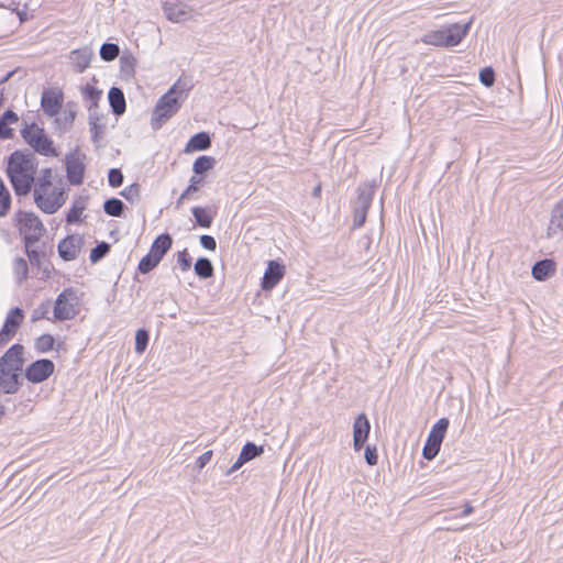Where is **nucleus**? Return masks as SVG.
<instances>
[{
    "instance_id": "35",
    "label": "nucleus",
    "mask_w": 563,
    "mask_h": 563,
    "mask_svg": "<svg viewBox=\"0 0 563 563\" xmlns=\"http://www.w3.org/2000/svg\"><path fill=\"white\" fill-rule=\"evenodd\" d=\"M11 206V195L4 184V181L0 178V217L7 214L8 210Z\"/></svg>"
},
{
    "instance_id": "4",
    "label": "nucleus",
    "mask_w": 563,
    "mask_h": 563,
    "mask_svg": "<svg viewBox=\"0 0 563 563\" xmlns=\"http://www.w3.org/2000/svg\"><path fill=\"white\" fill-rule=\"evenodd\" d=\"M472 21L460 24L452 23L439 30L429 31L422 35L421 42L438 47H453L459 45L467 35Z\"/></svg>"
},
{
    "instance_id": "42",
    "label": "nucleus",
    "mask_w": 563,
    "mask_h": 563,
    "mask_svg": "<svg viewBox=\"0 0 563 563\" xmlns=\"http://www.w3.org/2000/svg\"><path fill=\"white\" fill-rule=\"evenodd\" d=\"M52 179H53V170L51 168H44L41 170L37 181H34V187L44 185V187L47 188L49 186H53Z\"/></svg>"
},
{
    "instance_id": "32",
    "label": "nucleus",
    "mask_w": 563,
    "mask_h": 563,
    "mask_svg": "<svg viewBox=\"0 0 563 563\" xmlns=\"http://www.w3.org/2000/svg\"><path fill=\"white\" fill-rule=\"evenodd\" d=\"M201 179L197 176H192L189 180V186L183 191L180 197L177 199V207H180L185 200H190L194 194L198 191Z\"/></svg>"
},
{
    "instance_id": "26",
    "label": "nucleus",
    "mask_w": 563,
    "mask_h": 563,
    "mask_svg": "<svg viewBox=\"0 0 563 563\" xmlns=\"http://www.w3.org/2000/svg\"><path fill=\"white\" fill-rule=\"evenodd\" d=\"M89 128H90V132H91L92 142L99 143V141L104 135L106 126L101 123V120L96 111L90 110Z\"/></svg>"
},
{
    "instance_id": "13",
    "label": "nucleus",
    "mask_w": 563,
    "mask_h": 563,
    "mask_svg": "<svg viewBox=\"0 0 563 563\" xmlns=\"http://www.w3.org/2000/svg\"><path fill=\"white\" fill-rule=\"evenodd\" d=\"M163 12L166 19L174 23L185 22L192 16V9L178 0L164 2Z\"/></svg>"
},
{
    "instance_id": "38",
    "label": "nucleus",
    "mask_w": 563,
    "mask_h": 563,
    "mask_svg": "<svg viewBox=\"0 0 563 563\" xmlns=\"http://www.w3.org/2000/svg\"><path fill=\"white\" fill-rule=\"evenodd\" d=\"M55 340L51 334H42L35 341V349L40 353H47L54 347Z\"/></svg>"
},
{
    "instance_id": "12",
    "label": "nucleus",
    "mask_w": 563,
    "mask_h": 563,
    "mask_svg": "<svg viewBox=\"0 0 563 563\" xmlns=\"http://www.w3.org/2000/svg\"><path fill=\"white\" fill-rule=\"evenodd\" d=\"M54 369L55 365L51 360L41 358L27 366L25 377L31 383H42L54 373Z\"/></svg>"
},
{
    "instance_id": "46",
    "label": "nucleus",
    "mask_w": 563,
    "mask_h": 563,
    "mask_svg": "<svg viewBox=\"0 0 563 563\" xmlns=\"http://www.w3.org/2000/svg\"><path fill=\"white\" fill-rule=\"evenodd\" d=\"M479 80L486 87L493 86L495 81L494 70L490 67L482 69L479 73Z\"/></svg>"
},
{
    "instance_id": "48",
    "label": "nucleus",
    "mask_w": 563,
    "mask_h": 563,
    "mask_svg": "<svg viewBox=\"0 0 563 563\" xmlns=\"http://www.w3.org/2000/svg\"><path fill=\"white\" fill-rule=\"evenodd\" d=\"M200 244L208 251H214L217 249L216 239L211 235L203 234L200 236Z\"/></svg>"
},
{
    "instance_id": "41",
    "label": "nucleus",
    "mask_w": 563,
    "mask_h": 563,
    "mask_svg": "<svg viewBox=\"0 0 563 563\" xmlns=\"http://www.w3.org/2000/svg\"><path fill=\"white\" fill-rule=\"evenodd\" d=\"M110 251V245L106 242H101L97 244L90 252V261L92 263L99 262L102 257H104Z\"/></svg>"
},
{
    "instance_id": "37",
    "label": "nucleus",
    "mask_w": 563,
    "mask_h": 563,
    "mask_svg": "<svg viewBox=\"0 0 563 563\" xmlns=\"http://www.w3.org/2000/svg\"><path fill=\"white\" fill-rule=\"evenodd\" d=\"M75 111L65 109L62 111V113L55 119V122L58 128L67 130L73 125V122L75 120Z\"/></svg>"
},
{
    "instance_id": "44",
    "label": "nucleus",
    "mask_w": 563,
    "mask_h": 563,
    "mask_svg": "<svg viewBox=\"0 0 563 563\" xmlns=\"http://www.w3.org/2000/svg\"><path fill=\"white\" fill-rule=\"evenodd\" d=\"M108 181H109V185L113 188L121 186L123 183L122 172L118 168L110 169L109 174H108Z\"/></svg>"
},
{
    "instance_id": "49",
    "label": "nucleus",
    "mask_w": 563,
    "mask_h": 563,
    "mask_svg": "<svg viewBox=\"0 0 563 563\" xmlns=\"http://www.w3.org/2000/svg\"><path fill=\"white\" fill-rule=\"evenodd\" d=\"M365 461L368 465L374 466L378 462V455L375 448L367 446L365 449Z\"/></svg>"
},
{
    "instance_id": "52",
    "label": "nucleus",
    "mask_w": 563,
    "mask_h": 563,
    "mask_svg": "<svg viewBox=\"0 0 563 563\" xmlns=\"http://www.w3.org/2000/svg\"><path fill=\"white\" fill-rule=\"evenodd\" d=\"M245 463H247L246 461L242 460V455L240 454L238 460L234 462V464L231 466L229 473H234L236 472L240 467H242Z\"/></svg>"
},
{
    "instance_id": "6",
    "label": "nucleus",
    "mask_w": 563,
    "mask_h": 563,
    "mask_svg": "<svg viewBox=\"0 0 563 563\" xmlns=\"http://www.w3.org/2000/svg\"><path fill=\"white\" fill-rule=\"evenodd\" d=\"M21 136L34 152L43 156H57L53 141L48 137L45 130L36 123H24L21 129Z\"/></svg>"
},
{
    "instance_id": "19",
    "label": "nucleus",
    "mask_w": 563,
    "mask_h": 563,
    "mask_svg": "<svg viewBox=\"0 0 563 563\" xmlns=\"http://www.w3.org/2000/svg\"><path fill=\"white\" fill-rule=\"evenodd\" d=\"M285 267L276 261H269L262 280L264 290L273 289L284 277Z\"/></svg>"
},
{
    "instance_id": "53",
    "label": "nucleus",
    "mask_w": 563,
    "mask_h": 563,
    "mask_svg": "<svg viewBox=\"0 0 563 563\" xmlns=\"http://www.w3.org/2000/svg\"><path fill=\"white\" fill-rule=\"evenodd\" d=\"M473 511H474V508L471 506V504H470V503H466V504L464 505V509H463V511H462L461 516H468V515H471Z\"/></svg>"
},
{
    "instance_id": "3",
    "label": "nucleus",
    "mask_w": 563,
    "mask_h": 563,
    "mask_svg": "<svg viewBox=\"0 0 563 563\" xmlns=\"http://www.w3.org/2000/svg\"><path fill=\"white\" fill-rule=\"evenodd\" d=\"M13 223L23 238L30 260L36 258L37 252L31 250V247L38 242L46 232L42 220L34 212L19 210L13 217Z\"/></svg>"
},
{
    "instance_id": "27",
    "label": "nucleus",
    "mask_w": 563,
    "mask_h": 563,
    "mask_svg": "<svg viewBox=\"0 0 563 563\" xmlns=\"http://www.w3.org/2000/svg\"><path fill=\"white\" fill-rule=\"evenodd\" d=\"M87 207V201L85 198H78L73 202V206L67 212L66 221L67 223H76L80 220L84 210Z\"/></svg>"
},
{
    "instance_id": "22",
    "label": "nucleus",
    "mask_w": 563,
    "mask_h": 563,
    "mask_svg": "<svg viewBox=\"0 0 563 563\" xmlns=\"http://www.w3.org/2000/svg\"><path fill=\"white\" fill-rule=\"evenodd\" d=\"M211 145V139L207 132H199L191 136L185 146V153L206 151Z\"/></svg>"
},
{
    "instance_id": "51",
    "label": "nucleus",
    "mask_w": 563,
    "mask_h": 563,
    "mask_svg": "<svg viewBox=\"0 0 563 563\" xmlns=\"http://www.w3.org/2000/svg\"><path fill=\"white\" fill-rule=\"evenodd\" d=\"M46 313H47V308L45 306H40L38 308H36L33 311L32 320L37 321L40 319H43V318H45Z\"/></svg>"
},
{
    "instance_id": "50",
    "label": "nucleus",
    "mask_w": 563,
    "mask_h": 563,
    "mask_svg": "<svg viewBox=\"0 0 563 563\" xmlns=\"http://www.w3.org/2000/svg\"><path fill=\"white\" fill-rule=\"evenodd\" d=\"M212 459V451H207L196 460L199 470L203 468Z\"/></svg>"
},
{
    "instance_id": "47",
    "label": "nucleus",
    "mask_w": 563,
    "mask_h": 563,
    "mask_svg": "<svg viewBox=\"0 0 563 563\" xmlns=\"http://www.w3.org/2000/svg\"><path fill=\"white\" fill-rule=\"evenodd\" d=\"M82 95L86 99L90 100L92 103H96L100 97V91L97 90L95 87L87 85L82 89Z\"/></svg>"
},
{
    "instance_id": "54",
    "label": "nucleus",
    "mask_w": 563,
    "mask_h": 563,
    "mask_svg": "<svg viewBox=\"0 0 563 563\" xmlns=\"http://www.w3.org/2000/svg\"><path fill=\"white\" fill-rule=\"evenodd\" d=\"M4 413H5L4 406L0 402V421L2 420Z\"/></svg>"
},
{
    "instance_id": "1",
    "label": "nucleus",
    "mask_w": 563,
    "mask_h": 563,
    "mask_svg": "<svg viewBox=\"0 0 563 563\" xmlns=\"http://www.w3.org/2000/svg\"><path fill=\"white\" fill-rule=\"evenodd\" d=\"M37 159L33 153L14 151L8 158L7 175L16 196L30 194L35 181Z\"/></svg>"
},
{
    "instance_id": "20",
    "label": "nucleus",
    "mask_w": 563,
    "mask_h": 563,
    "mask_svg": "<svg viewBox=\"0 0 563 563\" xmlns=\"http://www.w3.org/2000/svg\"><path fill=\"white\" fill-rule=\"evenodd\" d=\"M172 244H173V240H172V236L168 234V233H163L161 235H158L152 246H151V250H150V253L157 260V261H162V258L164 257V255L169 251V249L172 247Z\"/></svg>"
},
{
    "instance_id": "2",
    "label": "nucleus",
    "mask_w": 563,
    "mask_h": 563,
    "mask_svg": "<svg viewBox=\"0 0 563 563\" xmlns=\"http://www.w3.org/2000/svg\"><path fill=\"white\" fill-rule=\"evenodd\" d=\"M23 350L22 345L14 344L0 357V391L4 394H14L21 386Z\"/></svg>"
},
{
    "instance_id": "21",
    "label": "nucleus",
    "mask_w": 563,
    "mask_h": 563,
    "mask_svg": "<svg viewBox=\"0 0 563 563\" xmlns=\"http://www.w3.org/2000/svg\"><path fill=\"white\" fill-rule=\"evenodd\" d=\"M93 54L91 49L85 47L81 49H75L70 53V62L74 65L76 71H84L90 64Z\"/></svg>"
},
{
    "instance_id": "11",
    "label": "nucleus",
    "mask_w": 563,
    "mask_h": 563,
    "mask_svg": "<svg viewBox=\"0 0 563 563\" xmlns=\"http://www.w3.org/2000/svg\"><path fill=\"white\" fill-rule=\"evenodd\" d=\"M85 155L78 150L66 155V174L67 179L71 185H81L85 175Z\"/></svg>"
},
{
    "instance_id": "30",
    "label": "nucleus",
    "mask_w": 563,
    "mask_h": 563,
    "mask_svg": "<svg viewBox=\"0 0 563 563\" xmlns=\"http://www.w3.org/2000/svg\"><path fill=\"white\" fill-rule=\"evenodd\" d=\"M13 273L18 284H22L29 275L27 262L22 257H16L13 261Z\"/></svg>"
},
{
    "instance_id": "31",
    "label": "nucleus",
    "mask_w": 563,
    "mask_h": 563,
    "mask_svg": "<svg viewBox=\"0 0 563 563\" xmlns=\"http://www.w3.org/2000/svg\"><path fill=\"white\" fill-rule=\"evenodd\" d=\"M103 210L108 216L121 217L124 211V203L118 198H110L104 201Z\"/></svg>"
},
{
    "instance_id": "18",
    "label": "nucleus",
    "mask_w": 563,
    "mask_h": 563,
    "mask_svg": "<svg viewBox=\"0 0 563 563\" xmlns=\"http://www.w3.org/2000/svg\"><path fill=\"white\" fill-rule=\"evenodd\" d=\"M563 235V198L556 202L552 210L550 222L547 228V236L553 239Z\"/></svg>"
},
{
    "instance_id": "24",
    "label": "nucleus",
    "mask_w": 563,
    "mask_h": 563,
    "mask_svg": "<svg viewBox=\"0 0 563 563\" xmlns=\"http://www.w3.org/2000/svg\"><path fill=\"white\" fill-rule=\"evenodd\" d=\"M108 99L114 114L121 115L124 113L125 98L123 91L120 88L112 87L109 90Z\"/></svg>"
},
{
    "instance_id": "5",
    "label": "nucleus",
    "mask_w": 563,
    "mask_h": 563,
    "mask_svg": "<svg viewBox=\"0 0 563 563\" xmlns=\"http://www.w3.org/2000/svg\"><path fill=\"white\" fill-rule=\"evenodd\" d=\"M184 99V90H179L177 85H174L158 99L152 114V128L161 129L179 110Z\"/></svg>"
},
{
    "instance_id": "9",
    "label": "nucleus",
    "mask_w": 563,
    "mask_h": 563,
    "mask_svg": "<svg viewBox=\"0 0 563 563\" xmlns=\"http://www.w3.org/2000/svg\"><path fill=\"white\" fill-rule=\"evenodd\" d=\"M78 297L71 287L65 288L56 298L54 318L59 321L73 319L77 314Z\"/></svg>"
},
{
    "instance_id": "33",
    "label": "nucleus",
    "mask_w": 563,
    "mask_h": 563,
    "mask_svg": "<svg viewBox=\"0 0 563 563\" xmlns=\"http://www.w3.org/2000/svg\"><path fill=\"white\" fill-rule=\"evenodd\" d=\"M192 216L199 227L210 228L212 224V217L202 207H194L191 209Z\"/></svg>"
},
{
    "instance_id": "14",
    "label": "nucleus",
    "mask_w": 563,
    "mask_h": 563,
    "mask_svg": "<svg viewBox=\"0 0 563 563\" xmlns=\"http://www.w3.org/2000/svg\"><path fill=\"white\" fill-rule=\"evenodd\" d=\"M82 238L78 234L68 235L58 243V254L64 261H74L81 252Z\"/></svg>"
},
{
    "instance_id": "25",
    "label": "nucleus",
    "mask_w": 563,
    "mask_h": 563,
    "mask_svg": "<svg viewBox=\"0 0 563 563\" xmlns=\"http://www.w3.org/2000/svg\"><path fill=\"white\" fill-rule=\"evenodd\" d=\"M552 271H554L553 262L551 260H542V261L537 262L532 266L531 273H532V276L534 279L542 282V280H545L550 276V273Z\"/></svg>"
},
{
    "instance_id": "17",
    "label": "nucleus",
    "mask_w": 563,
    "mask_h": 563,
    "mask_svg": "<svg viewBox=\"0 0 563 563\" xmlns=\"http://www.w3.org/2000/svg\"><path fill=\"white\" fill-rule=\"evenodd\" d=\"M24 318L23 311L20 308H13L5 318L2 330L0 331V342L8 341L13 336L22 323Z\"/></svg>"
},
{
    "instance_id": "39",
    "label": "nucleus",
    "mask_w": 563,
    "mask_h": 563,
    "mask_svg": "<svg viewBox=\"0 0 563 563\" xmlns=\"http://www.w3.org/2000/svg\"><path fill=\"white\" fill-rule=\"evenodd\" d=\"M148 332L145 329H140L135 334V352L143 354L148 344Z\"/></svg>"
},
{
    "instance_id": "36",
    "label": "nucleus",
    "mask_w": 563,
    "mask_h": 563,
    "mask_svg": "<svg viewBox=\"0 0 563 563\" xmlns=\"http://www.w3.org/2000/svg\"><path fill=\"white\" fill-rule=\"evenodd\" d=\"M120 48L114 43H104L100 47V57L106 62H111L118 57Z\"/></svg>"
},
{
    "instance_id": "15",
    "label": "nucleus",
    "mask_w": 563,
    "mask_h": 563,
    "mask_svg": "<svg viewBox=\"0 0 563 563\" xmlns=\"http://www.w3.org/2000/svg\"><path fill=\"white\" fill-rule=\"evenodd\" d=\"M63 104V93L57 89L44 90L41 97V106L45 114L55 117L59 113Z\"/></svg>"
},
{
    "instance_id": "28",
    "label": "nucleus",
    "mask_w": 563,
    "mask_h": 563,
    "mask_svg": "<svg viewBox=\"0 0 563 563\" xmlns=\"http://www.w3.org/2000/svg\"><path fill=\"white\" fill-rule=\"evenodd\" d=\"M195 273L200 278L207 279L213 276V265L207 257H200L194 266Z\"/></svg>"
},
{
    "instance_id": "34",
    "label": "nucleus",
    "mask_w": 563,
    "mask_h": 563,
    "mask_svg": "<svg viewBox=\"0 0 563 563\" xmlns=\"http://www.w3.org/2000/svg\"><path fill=\"white\" fill-rule=\"evenodd\" d=\"M264 452L263 446H258L253 442H247L242 448L240 454L242 455V460L249 462L253 459L260 456Z\"/></svg>"
},
{
    "instance_id": "10",
    "label": "nucleus",
    "mask_w": 563,
    "mask_h": 563,
    "mask_svg": "<svg viewBox=\"0 0 563 563\" xmlns=\"http://www.w3.org/2000/svg\"><path fill=\"white\" fill-rule=\"evenodd\" d=\"M449 428V420L446 418H441L438 422L432 427L427 442L422 450V455L426 460H433L440 451L441 443L444 439L446 430Z\"/></svg>"
},
{
    "instance_id": "8",
    "label": "nucleus",
    "mask_w": 563,
    "mask_h": 563,
    "mask_svg": "<svg viewBox=\"0 0 563 563\" xmlns=\"http://www.w3.org/2000/svg\"><path fill=\"white\" fill-rule=\"evenodd\" d=\"M376 186V181L373 180L364 183L358 187V197L354 207L353 228H361L365 223L367 211L372 205Z\"/></svg>"
},
{
    "instance_id": "45",
    "label": "nucleus",
    "mask_w": 563,
    "mask_h": 563,
    "mask_svg": "<svg viewBox=\"0 0 563 563\" xmlns=\"http://www.w3.org/2000/svg\"><path fill=\"white\" fill-rule=\"evenodd\" d=\"M177 263L183 272H186L191 267V256L187 250H183L177 253Z\"/></svg>"
},
{
    "instance_id": "16",
    "label": "nucleus",
    "mask_w": 563,
    "mask_h": 563,
    "mask_svg": "<svg viewBox=\"0 0 563 563\" xmlns=\"http://www.w3.org/2000/svg\"><path fill=\"white\" fill-rule=\"evenodd\" d=\"M371 424L367 417L364 413H360L353 424V446L355 451H360L369 434Z\"/></svg>"
},
{
    "instance_id": "29",
    "label": "nucleus",
    "mask_w": 563,
    "mask_h": 563,
    "mask_svg": "<svg viewBox=\"0 0 563 563\" xmlns=\"http://www.w3.org/2000/svg\"><path fill=\"white\" fill-rule=\"evenodd\" d=\"M214 164V157L202 155L196 158V161L194 162L192 170L196 175H200L213 168Z\"/></svg>"
},
{
    "instance_id": "7",
    "label": "nucleus",
    "mask_w": 563,
    "mask_h": 563,
    "mask_svg": "<svg viewBox=\"0 0 563 563\" xmlns=\"http://www.w3.org/2000/svg\"><path fill=\"white\" fill-rule=\"evenodd\" d=\"M34 202L44 213H55L65 202L66 194L63 188L56 186H49L47 188L44 185L34 187Z\"/></svg>"
},
{
    "instance_id": "55",
    "label": "nucleus",
    "mask_w": 563,
    "mask_h": 563,
    "mask_svg": "<svg viewBox=\"0 0 563 563\" xmlns=\"http://www.w3.org/2000/svg\"><path fill=\"white\" fill-rule=\"evenodd\" d=\"M320 190H321L320 186L316 187L314 190H313V195L318 196L320 194Z\"/></svg>"
},
{
    "instance_id": "40",
    "label": "nucleus",
    "mask_w": 563,
    "mask_h": 563,
    "mask_svg": "<svg viewBox=\"0 0 563 563\" xmlns=\"http://www.w3.org/2000/svg\"><path fill=\"white\" fill-rule=\"evenodd\" d=\"M159 264V261H157L151 253L146 254L139 263V271L142 274H147L152 269H154Z\"/></svg>"
},
{
    "instance_id": "43",
    "label": "nucleus",
    "mask_w": 563,
    "mask_h": 563,
    "mask_svg": "<svg viewBox=\"0 0 563 563\" xmlns=\"http://www.w3.org/2000/svg\"><path fill=\"white\" fill-rule=\"evenodd\" d=\"M121 195L129 201H136L140 197V185L132 184L129 187L124 188Z\"/></svg>"
},
{
    "instance_id": "23",
    "label": "nucleus",
    "mask_w": 563,
    "mask_h": 563,
    "mask_svg": "<svg viewBox=\"0 0 563 563\" xmlns=\"http://www.w3.org/2000/svg\"><path fill=\"white\" fill-rule=\"evenodd\" d=\"M19 121L18 114L12 110H7L0 117V140H8L13 137V130L9 128V124L16 123Z\"/></svg>"
}]
</instances>
